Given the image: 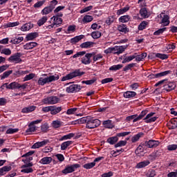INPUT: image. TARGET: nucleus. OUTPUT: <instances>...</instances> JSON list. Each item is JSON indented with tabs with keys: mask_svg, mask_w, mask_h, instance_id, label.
<instances>
[{
	"mask_svg": "<svg viewBox=\"0 0 177 177\" xmlns=\"http://www.w3.org/2000/svg\"><path fill=\"white\" fill-rule=\"evenodd\" d=\"M60 78L58 74H55L53 75L48 76V74L44 73L39 77L37 80V85L39 86H44L46 85V84H50V82H55V81H57Z\"/></svg>",
	"mask_w": 177,
	"mask_h": 177,
	"instance_id": "nucleus-1",
	"label": "nucleus"
},
{
	"mask_svg": "<svg viewBox=\"0 0 177 177\" xmlns=\"http://www.w3.org/2000/svg\"><path fill=\"white\" fill-rule=\"evenodd\" d=\"M82 122H83V124H86V129H95L100 127L102 124V122L99 119H96L91 116L83 118Z\"/></svg>",
	"mask_w": 177,
	"mask_h": 177,
	"instance_id": "nucleus-2",
	"label": "nucleus"
},
{
	"mask_svg": "<svg viewBox=\"0 0 177 177\" xmlns=\"http://www.w3.org/2000/svg\"><path fill=\"white\" fill-rule=\"evenodd\" d=\"M84 73L80 72V70H76L73 72L70 73L69 74L66 75V76H64L61 81H68V80H73V78H75V77H81V75H83Z\"/></svg>",
	"mask_w": 177,
	"mask_h": 177,
	"instance_id": "nucleus-3",
	"label": "nucleus"
},
{
	"mask_svg": "<svg viewBox=\"0 0 177 177\" xmlns=\"http://www.w3.org/2000/svg\"><path fill=\"white\" fill-rule=\"evenodd\" d=\"M81 167V165L80 164H74V165H67L64 169H63L62 171V174H64V175H67V174H71L73 172H74V171H75V169H77V168H80Z\"/></svg>",
	"mask_w": 177,
	"mask_h": 177,
	"instance_id": "nucleus-4",
	"label": "nucleus"
},
{
	"mask_svg": "<svg viewBox=\"0 0 177 177\" xmlns=\"http://www.w3.org/2000/svg\"><path fill=\"white\" fill-rule=\"evenodd\" d=\"M59 100H60V99L58 97L53 95L44 98L42 102L44 104H56V103H59Z\"/></svg>",
	"mask_w": 177,
	"mask_h": 177,
	"instance_id": "nucleus-5",
	"label": "nucleus"
},
{
	"mask_svg": "<svg viewBox=\"0 0 177 177\" xmlns=\"http://www.w3.org/2000/svg\"><path fill=\"white\" fill-rule=\"evenodd\" d=\"M32 165H34L32 162H28L23 165L21 166V168L23 169L21 170V172H22L23 174H32V172H34V169L31 167H32Z\"/></svg>",
	"mask_w": 177,
	"mask_h": 177,
	"instance_id": "nucleus-6",
	"label": "nucleus"
},
{
	"mask_svg": "<svg viewBox=\"0 0 177 177\" xmlns=\"http://www.w3.org/2000/svg\"><path fill=\"white\" fill-rule=\"evenodd\" d=\"M8 62L15 64L21 63V54L20 53H15L8 58Z\"/></svg>",
	"mask_w": 177,
	"mask_h": 177,
	"instance_id": "nucleus-7",
	"label": "nucleus"
},
{
	"mask_svg": "<svg viewBox=\"0 0 177 177\" xmlns=\"http://www.w3.org/2000/svg\"><path fill=\"white\" fill-rule=\"evenodd\" d=\"M95 55V52L91 53H86L84 57L81 58V62L82 64L88 65L91 64V62H92L91 60V57Z\"/></svg>",
	"mask_w": 177,
	"mask_h": 177,
	"instance_id": "nucleus-8",
	"label": "nucleus"
},
{
	"mask_svg": "<svg viewBox=\"0 0 177 177\" xmlns=\"http://www.w3.org/2000/svg\"><path fill=\"white\" fill-rule=\"evenodd\" d=\"M81 91V86L78 84H72L66 88V92L68 93H74L75 92H80Z\"/></svg>",
	"mask_w": 177,
	"mask_h": 177,
	"instance_id": "nucleus-9",
	"label": "nucleus"
},
{
	"mask_svg": "<svg viewBox=\"0 0 177 177\" xmlns=\"http://www.w3.org/2000/svg\"><path fill=\"white\" fill-rule=\"evenodd\" d=\"M154 114H156L154 112H151L150 113L147 114V116L144 118L145 122H147V124H149L151 122L157 121V118H158L156 116L153 117Z\"/></svg>",
	"mask_w": 177,
	"mask_h": 177,
	"instance_id": "nucleus-10",
	"label": "nucleus"
},
{
	"mask_svg": "<svg viewBox=\"0 0 177 177\" xmlns=\"http://www.w3.org/2000/svg\"><path fill=\"white\" fill-rule=\"evenodd\" d=\"M176 86L175 85V83L171 82H167L164 85V90L167 91V92H169L171 91H173V89H175V87Z\"/></svg>",
	"mask_w": 177,
	"mask_h": 177,
	"instance_id": "nucleus-11",
	"label": "nucleus"
},
{
	"mask_svg": "<svg viewBox=\"0 0 177 177\" xmlns=\"http://www.w3.org/2000/svg\"><path fill=\"white\" fill-rule=\"evenodd\" d=\"M49 143L48 140H44L41 142H35L32 146V149H39V147H44V146H46Z\"/></svg>",
	"mask_w": 177,
	"mask_h": 177,
	"instance_id": "nucleus-12",
	"label": "nucleus"
},
{
	"mask_svg": "<svg viewBox=\"0 0 177 177\" xmlns=\"http://www.w3.org/2000/svg\"><path fill=\"white\" fill-rule=\"evenodd\" d=\"M140 15L143 19H149L150 17V12L147 11V8H142L140 10Z\"/></svg>",
	"mask_w": 177,
	"mask_h": 177,
	"instance_id": "nucleus-13",
	"label": "nucleus"
},
{
	"mask_svg": "<svg viewBox=\"0 0 177 177\" xmlns=\"http://www.w3.org/2000/svg\"><path fill=\"white\" fill-rule=\"evenodd\" d=\"M147 147L149 149H153L154 147H157V146H159L160 141L158 140H150L146 143Z\"/></svg>",
	"mask_w": 177,
	"mask_h": 177,
	"instance_id": "nucleus-14",
	"label": "nucleus"
},
{
	"mask_svg": "<svg viewBox=\"0 0 177 177\" xmlns=\"http://www.w3.org/2000/svg\"><path fill=\"white\" fill-rule=\"evenodd\" d=\"M50 21L55 25V26H59V24H62L63 23V19L60 17H59V15L57 16H53L50 18Z\"/></svg>",
	"mask_w": 177,
	"mask_h": 177,
	"instance_id": "nucleus-15",
	"label": "nucleus"
},
{
	"mask_svg": "<svg viewBox=\"0 0 177 177\" xmlns=\"http://www.w3.org/2000/svg\"><path fill=\"white\" fill-rule=\"evenodd\" d=\"M148 165H150V160H144L142 162H138L136 165V168L140 169L142 168H145V167H147Z\"/></svg>",
	"mask_w": 177,
	"mask_h": 177,
	"instance_id": "nucleus-16",
	"label": "nucleus"
},
{
	"mask_svg": "<svg viewBox=\"0 0 177 177\" xmlns=\"http://www.w3.org/2000/svg\"><path fill=\"white\" fill-rule=\"evenodd\" d=\"M53 160V159L52 158V157L46 156V157L41 158L39 160V162H40V164H42L43 165H48L50 164V162H52Z\"/></svg>",
	"mask_w": 177,
	"mask_h": 177,
	"instance_id": "nucleus-17",
	"label": "nucleus"
},
{
	"mask_svg": "<svg viewBox=\"0 0 177 177\" xmlns=\"http://www.w3.org/2000/svg\"><path fill=\"white\" fill-rule=\"evenodd\" d=\"M38 44L37 42H29L24 45V49L26 50H28L30 49H34L35 46H37Z\"/></svg>",
	"mask_w": 177,
	"mask_h": 177,
	"instance_id": "nucleus-18",
	"label": "nucleus"
},
{
	"mask_svg": "<svg viewBox=\"0 0 177 177\" xmlns=\"http://www.w3.org/2000/svg\"><path fill=\"white\" fill-rule=\"evenodd\" d=\"M48 19H49V17H48L46 15L43 16L37 21V26L39 27L44 26V24H45L48 21Z\"/></svg>",
	"mask_w": 177,
	"mask_h": 177,
	"instance_id": "nucleus-19",
	"label": "nucleus"
},
{
	"mask_svg": "<svg viewBox=\"0 0 177 177\" xmlns=\"http://www.w3.org/2000/svg\"><path fill=\"white\" fill-rule=\"evenodd\" d=\"M95 43L93 41H86L80 45V48L82 49H88V48H93Z\"/></svg>",
	"mask_w": 177,
	"mask_h": 177,
	"instance_id": "nucleus-20",
	"label": "nucleus"
},
{
	"mask_svg": "<svg viewBox=\"0 0 177 177\" xmlns=\"http://www.w3.org/2000/svg\"><path fill=\"white\" fill-rule=\"evenodd\" d=\"M32 27H34V24L28 22V23L24 24L21 27V31H29V30H31V28H32Z\"/></svg>",
	"mask_w": 177,
	"mask_h": 177,
	"instance_id": "nucleus-21",
	"label": "nucleus"
},
{
	"mask_svg": "<svg viewBox=\"0 0 177 177\" xmlns=\"http://www.w3.org/2000/svg\"><path fill=\"white\" fill-rule=\"evenodd\" d=\"M116 49V55H121V53L125 52L127 49V46H115Z\"/></svg>",
	"mask_w": 177,
	"mask_h": 177,
	"instance_id": "nucleus-22",
	"label": "nucleus"
},
{
	"mask_svg": "<svg viewBox=\"0 0 177 177\" xmlns=\"http://www.w3.org/2000/svg\"><path fill=\"white\" fill-rule=\"evenodd\" d=\"M102 125H104V128H108L109 129L114 128L113 122L111 120H104L102 123Z\"/></svg>",
	"mask_w": 177,
	"mask_h": 177,
	"instance_id": "nucleus-23",
	"label": "nucleus"
},
{
	"mask_svg": "<svg viewBox=\"0 0 177 177\" xmlns=\"http://www.w3.org/2000/svg\"><path fill=\"white\" fill-rule=\"evenodd\" d=\"M163 15V17L162 19V26L165 27L169 25V17L168 15H164V13L161 14Z\"/></svg>",
	"mask_w": 177,
	"mask_h": 177,
	"instance_id": "nucleus-24",
	"label": "nucleus"
},
{
	"mask_svg": "<svg viewBox=\"0 0 177 177\" xmlns=\"http://www.w3.org/2000/svg\"><path fill=\"white\" fill-rule=\"evenodd\" d=\"M62 111V106L56 107L55 106H51V112L50 114L55 115L56 114H59Z\"/></svg>",
	"mask_w": 177,
	"mask_h": 177,
	"instance_id": "nucleus-25",
	"label": "nucleus"
},
{
	"mask_svg": "<svg viewBox=\"0 0 177 177\" xmlns=\"http://www.w3.org/2000/svg\"><path fill=\"white\" fill-rule=\"evenodd\" d=\"M37 109V106H29L27 107H25L22 109V113H32V111H34Z\"/></svg>",
	"mask_w": 177,
	"mask_h": 177,
	"instance_id": "nucleus-26",
	"label": "nucleus"
},
{
	"mask_svg": "<svg viewBox=\"0 0 177 177\" xmlns=\"http://www.w3.org/2000/svg\"><path fill=\"white\" fill-rule=\"evenodd\" d=\"M144 151L145 149H143V147L142 145H139L136 149L135 153L136 156H138V157H142Z\"/></svg>",
	"mask_w": 177,
	"mask_h": 177,
	"instance_id": "nucleus-27",
	"label": "nucleus"
},
{
	"mask_svg": "<svg viewBox=\"0 0 177 177\" xmlns=\"http://www.w3.org/2000/svg\"><path fill=\"white\" fill-rule=\"evenodd\" d=\"M36 129H37V127L30 123V124L28 125V129L26 130V132L27 135H31L32 132H35Z\"/></svg>",
	"mask_w": 177,
	"mask_h": 177,
	"instance_id": "nucleus-28",
	"label": "nucleus"
},
{
	"mask_svg": "<svg viewBox=\"0 0 177 177\" xmlns=\"http://www.w3.org/2000/svg\"><path fill=\"white\" fill-rule=\"evenodd\" d=\"M38 37V33L37 32H31L26 35V41H32V39H35Z\"/></svg>",
	"mask_w": 177,
	"mask_h": 177,
	"instance_id": "nucleus-29",
	"label": "nucleus"
},
{
	"mask_svg": "<svg viewBox=\"0 0 177 177\" xmlns=\"http://www.w3.org/2000/svg\"><path fill=\"white\" fill-rule=\"evenodd\" d=\"M171 71H165L163 72H160L159 73L155 74L156 78H161V77H167V75H169V74H171Z\"/></svg>",
	"mask_w": 177,
	"mask_h": 177,
	"instance_id": "nucleus-30",
	"label": "nucleus"
},
{
	"mask_svg": "<svg viewBox=\"0 0 177 177\" xmlns=\"http://www.w3.org/2000/svg\"><path fill=\"white\" fill-rule=\"evenodd\" d=\"M93 20V17L91 15H85L82 20V23H83V24H87V23H91Z\"/></svg>",
	"mask_w": 177,
	"mask_h": 177,
	"instance_id": "nucleus-31",
	"label": "nucleus"
},
{
	"mask_svg": "<svg viewBox=\"0 0 177 177\" xmlns=\"http://www.w3.org/2000/svg\"><path fill=\"white\" fill-rule=\"evenodd\" d=\"M118 30L120 31V32H124V34H127L129 30H128V28H127V25L125 24H121L118 26Z\"/></svg>",
	"mask_w": 177,
	"mask_h": 177,
	"instance_id": "nucleus-32",
	"label": "nucleus"
},
{
	"mask_svg": "<svg viewBox=\"0 0 177 177\" xmlns=\"http://www.w3.org/2000/svg\"><path fill=\"white\" fill-rule=\"evenodd\" d=\"M142 136H143V133H142V132H140V133H137L136 135L133 136L131 138L132 143H136V142H138L139 139H140V138H142Z\"/></svg>",
	"mask_w": 177,
	"mask_h": 177,
	"instance_id": "nucleus-33",
	"label": "nucleus"
},
{
	"mask_svg": "<svg viewBox=\"0 0 177 177\" xmlns=\"http://www.w3.org/2000/svg\"><path fill=\"white\" fill-rule=\"evenodd\" d=\"M24 39V37H17L13 38L10 43L13 44L14 45H17V44H20V42H22V41Z\"/></svg>",
	"mask_w": 177,
	"mask_h": 177,
	"instance_id": "nucleus-34",
	"label": "nucleus"
},
{
	"mask_svg": "<svg viewBox=\"0 0 177 177\" xmlns=\"http://www.w3.org/2000/svg\"><path fill=\"white\" fill-rule=\"evenodd\" d=\"M136 93L135 91H127L124 93V97L130 99V97H135Z\"/></svg>",
	"mask_w": 177,
	"mask_h": 177,
	"instance_id": "nucleus-35",
	"label": "nucleus"
},
{
	"mask_svg": "<svg viewBox=\"0 0 177 177\" xmlns=\"http://www.w3.org/2000/svg\"><path fill=\"white\" fill-rule=\"evenodd\" d=\"M136 53H135L133 55H130L129 57H126L123 61L122 62V63L125 64V63H129V62H132V60H133V59H136Z\"/></svg>",
	"mask_w": 177,
	"mask_h": 177,
	"instance_id": "nucleus-36",
	"label": "nucleus"
},
{
	"mask_svg": "<svg viewBox=\"0 0 177 177\" xmlns=\"http://www.w3.org/2000/svg\"><path fill=\"white\" fill-rule=\"evenodd\" d=\"M131 20V16L129 15H124L119 18V21L120 23H128Z\"/></svg>",
	"mask_w": 177,
	"mask_h": 177,
	"instance_id": "nucleus-37",
	"label": "nucleus"
},
{
	"mask_svg": "<svg viewBox=\"0 0 177 177\" xmlns=\"http://www.w3.org/2000/svg\"><path fill=\"white\" fill-rule=\"evenodd\" d=\"M53 10L48 6L41 10V14L43 15V16L49 15V13L52 12Z\"/></svg>",
	"mask_w": 177,
	"mask_h": 177,
	"instance_id": "nucleus-38",
	"label": "nucleus"
},
{
	"mask_svg": "<svg viewBox=\"0 0 177 177\" xmlns=\"http://www.w3.org/2000/svg\"><path fill=\"white\" fill-rule=\"evenodd\" d=\"M147 57V53H143L141 55H138L136 53V62H142L145 57Z\"/></svg>",
	"mask_w": 177,
	"mask_h": 177,
	"instance_id": "nucleus-39",
	"label": "nucleus"
},
{
	"mask_svg": "<svg viewBox=\"0 0 177 177\" xmlns=\"http://www.w3.org/2000/svg\"><path fill=\"white\" fill-rule=\"evenodd\" d=\"M19 89V83L16 82H11L7 86V89Z\"/></svg>",
	"mask_w": 177,
	"mask_h": 177,
	"instance_id": "nucleus-40",
	"label": "nucleus"
},
{
	"mask_svg": "<svg viewBox=\"0 0 177 177\" xmlns=\"http://www.w3.org/2000/svg\"><path fill=\"white\" fill-rule=\"evenodd\" d=\"M84 39V35L76 36L71 39V44H77V42H80L81 39Z\"/></svg>",
	"mask_w": 177,
	"mask_h": 177,
	"instance_id": "nucleus-41",
	"label": "nucleus"
},
{
	"mask_svg": "<svg viewBox=\"0 0 177 177\" xmlns=\"http://www.w3.org/2000/svg\"><path fill=\"white\" fill-rule=\"evenodd\" d=\"M63 124V122L60 120H53L52 122V127L53 128H60V127H62V124Z\"/></svg>",
	"mask_w": 177,
	"mask_h": 177,
	"instance_id": "nucleus-42",
	"label": "nucleus"
},
{
	"mask_svg": "<svg viewBox=\"0 0 177 177\" xmlns=\"http://www.w3.org/2000/svg\"><path fill=\"white\" fill-rule=\"evenodd\" d=\"M93 56V62H99V60H102V59H103V55L102 53L96 54L94 53Z\"/></svg>",
	"mask_w": 177,
	"mask_h": 177,
	"instance_id": "nucleus-43",
	"label": "nucleus"
},
{
	"mask_svg": "<svg viewBox=\"0 0 177 177\" xmlns=\"http://www.w3.org/2000/svg\"><path fill=\"white\" fill-rule=\"evenodd\" d=\"M71 145H73V141H66L63 142L61 145V150H66V149H67L68 146H71Z\"/></svg>",
	"mask_w": 177,
	"mask_h": 177,
	"instance_id": "nucleus-44",
	"label": "nucleus"
},
{
	"mask_svg": "<svg viewBox=\"0 0 177 177\" xmlns=\"http://www.w3.org/2000/svg\"><path fill=\"white\" fill-rule=\"evenodd\" d=\"M123 67L122 64L113 65L109 68L110 71H118Z\"/></svg>",
	"mask_w": 177,
	"mask_h": 177,
	"instance_id": "nucleus-45",
	"label": "nucleus"
},
{
	"mask_svg": "<svg viewBox=\"0 0 177 177\" xmlns=\"http://www.w3.org/2000/svg\"><path fill=\"white\" fill-rule=\"evenodd\" d=\"M169 127H170L171 129H175L177 128V122L175 120H171L168 123Z\"/></svg>",
	"mask_w": 177,
	"mask_h": 177,
	"instance_id": "nucleus-46",
	"label": "nucleus"
},
{
	"mask_svg": "<svg viewBox=\"0 0 177 177\" xmlns=\"http://www.w3.org/2000/svg\"><path fill=\"white\" fill-rule=\"evenodd\" d=\"M108 143L110 145H114L115 143H117L118 142V137L115 136V137H111L107 139Z\"/></svg>",
	"mask_w": 177,
	"mask_h": 177,
	"instance_id": "nucleus-47",
	"label": "nucleus"
},
{
	"mask_svg": "<svg viewBox=\"0 0 177 177\" xmlns=\"http://www.w3.org/2000/svg\"><path fill=\"white\" fill-rule=\"evenodd\" d=\"M91 37L93 38V39H97L98 38H100L102 37V32L100 31H95L91 33Z\"/></svg>",
	"mask_w": 177,
	"mask_h": 177,
	"instance_id": "nucleus-48",
	"label": "nucleus"
},
{
	"mask_svg": "<svg viewBox=\"0 0 177 177\" xmlns=\"http://www.w3.org/2000/svg\"><path fill=\"white\" fill-rule=\"evenodd\" d=\"M126 120L127 121H132L133 120V122H136L137 121H139L138 120V115H132L128 116L126 118Z\"/></svg>",
	"mask_w": 177,
	"mask_h": 177,
	"instance_id": "nucleus-49",
	"label": "nucleus"
},
{
	"mask_svg": "<svg viewBox=\"0 0 177 177\" xmlns=\"http://www.w3.org/2000/svg\"><path fill=\"white\" fill-rule=\"evenodd\" d=\"M95 162H89V163H86L83 165V168H84V169H92V168H93V167H95Z\"/></svg>",
	"mask_w": 177,
	"mask_h": 177,
	"instance_id": "nucleus-50",
	"label": "nucleus"
},
{
	"mask_svg": "<svg viewBox=\"0 0 177 177\" xmlns=\"http://www.w3.org/2000/svg\"><path fill=\"white\" fill-rule=\"evenodd\" d=\"M71 138H74V133H70L67 135H65L62 136L59 140L63 141V140H67L68 139H71Z\"/></svg>",
	"mask_w": 177,
	"mask_h": 177,
	"instance_id": "nucleus-51",
	"label": "nucleus"
},
{
	"mask_svg": "<svg viewBox=\"0 0 177 177\" xmlns=\"http://www.w3.org/2000/svg\"><path fill=\"white\" fill-rule=\"evenodd\" d=\"M12 73H13V71H8L4 72L1 75H0L1 80H5V78H8V77H9V75H10Z\"/></svg>",
	"mask_w": 177,
	"mask_h": 177,
	"instance_id": "nucleus-52",
	"label": "nucleus"
},
{
	"mask_svg": "<svg viewBox=\"0 0 177 177\" xmlns=\"http://www.w3.org/2000/svg\"><path fill=\"white\" fill-rule=\"evenodd\" d=\"M129 10V7H124L123 8H121L120 10H118L117 15H124V13H126V12H128Z\"/></svg>",
	"mask_w": 177,
	"mask_h": 177,
	"instance_id": "nucleus-53",
	"label": "nucleus"
},
{
	"mask_svg": "<svg viewBox=\"0 0 177 177\" xmlns=\"http://www.w3.org/2000/svg\"><path fill=\"white\" fill-rule=\"evenodd\" d=\"M35 77V73H30L29 75H26L24 77V81H30V80H32V78H34Z\"/></svg>",
	"mask_w": 177,
	"mask_h": 177,
	"instance_id": "nucleus-54",
	"label": "nucleus"
},
{
	"mask_svg": "<svg viewBox=\"0 0 177 177\" xmlns=\"http://www.w3.org/2000/svg\"><path fill=\"white\" fill-rule=\"evenodd\" d=\"M114 20H115V19H114V17H113V16H109V17L106 19L105 23H106V24H107L108 26H110L111 24H113V23H114Z\"/></svg>",
	"mask_w": 177,
	"mask_h": 177,
	"instance_id": "nucleus-55",
	"label": "nucleus"
},
{
	"mask_svg": "<svg viewBox=\"0 0 177 177\" xmlns=\"http://www.w3.org/2000/svg\"><path fill=\"white\" fill-rule=\"evenodd\" d=\"M156 57H158V59H161L162 60H165L168 58V55L156 53Z\"/></svg>",
	"mask_w": 177,
	"mask_h": 177,
	"instance_id": "nucleus-56",
	"label": "nucleus"
},
{
	"mask_svg": "<svg viewBox=\"0 0 177 177\" xmlns=\"http://www.w3.org/2000/svg\"><path fill=\"white\" fill-rule=\"evenodd\" d=\"M19 24H20V23L19 21L9 22L6 24V27H7V28L16 27V26H19Z\"/></svg>",
	"mask_w": 177,
	"mask_h": 177,
	"instance_id": "nucleus-57",
	"label": "nucleus"
},
{
	"mask_svg": "<svg viewBox=\"0 0 177 177\" xmlns=\"http://www.w3.org/2000/svg\"><path fill=\"white\" fill-rule=\"evenodd\" d=\"M1 53L6 55V56H10L12 55V50L10 48H4L1 50Z\"/></svg>",
	"mask_w": 177,
	"mask_h": 177,
	"instance_id": "nucleus-58",
	"label": "nucleus"
},
{
	"mask_svg": "<svg viewBox=\"0 0 177 177\" xmlns=\"http://www.w3.org/2000/svg\"><path fill=\"white\" fill-rule=\"evenodd\" d=\"M146 26H147V21H142L138 26V30H140V31H142V30H145V28H146Z\"/></svg>",
	"mask_w": 177,
	"mask_h": 177,
	"instance_id": "nucleus-59",
	"label": "nucleus"
},
{
	"mask_svg": "<svg viewBox=\"0 0 177 177\" xmlns=\"http://www.w3.org/2000/svg\"><path fill=\"white\" fill-rule=\"evenodd\" d=\"M127 145V140H120L117 144L115 145V147H122V146Z\"/></svg>",
	"mask_w": 177,
	"mask_h": 177,
	"instance_id": "nucleus-60",
	"label": "nucleus"
},
{
	"mask_svg": "<svg viewBox=\"0 0 177 177\" xmlns=\"http://www.w3.org/2000/svg\"><path fill=\"white\" fill-rule=\"evenodd\" d=\"M17 132H19V129L10 128L6 131V133L8 135H12L13 133H16Z\"/></svg>",
	"mask_w": 177,
	"mask_h": 177,
	"instance_id": "nucleus-61",
	"label": "nucleus"
},
{
	"mask_svg": "<svg viewBox=\"0 0 177 177\" xmlns=\"http://www.w3.org/2000/svg\"><path fill=\"white\" fill-rule=\"evenodd\" d=\"M59 3V1L57 0H53L50 2V6H48L53 10L56 8V5Z\"/></svg>",
	"mask_w": 177,
	"mask_h": 177,
	"instance_id": "nucleus-62",
	"label": "nucleus"
},
{
	"mask_svg": "<svg viewBox=\"0 0 177 177\" xmlns=\"http://www.w3.org/2000/svg\"><path fill=\"white\" fill-rule=\"evenodd\" d=\"M156 175V170L149 169L147 173V177H154Z\"/></svg>",
	"mask_w": 177,
	"mask_h": 177,
	"instance_id": "nucleus-63",
	"label": "nucleus"
},
{
	"mask_svg": "<svg viewBox=\"0 0 177 177\" xmlns=\"http://www.w3.org/2000/svg\"><path fill=\"white\" fill-rule=\"evenodd\" d=\"M165 30H167V28H160L154 32L153 35H160V34H162Z\"/></svg>",
	"mask_w": 177,
	"mask_h": 177,
	"instance_id": "nucleus-64",
	"label": "nucleus"
}]
</instances>
